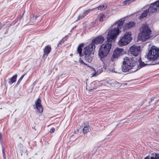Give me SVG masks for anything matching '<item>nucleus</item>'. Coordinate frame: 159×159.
Instances as JSON below:
<instances>
[{
    "label": "nucleus",
    "instance_id": "obj_21",
    "mask_svg": "<svg viewBox=\"0 0 159 159\" xmlns=\"http://www.w3.org/2000/svg\"><path fill=\"white\" fill-rule=\"evenodd\" d=\"M107 82L108 84L112 86H115L118 83L115 80H109Z\"/></svg>",
    "mask_w": 159,
    "mask_h": 159
},
{
    "label": "nucleus",
    "instance_id": "obj_26",
    "mask_svg": "<svg viewBox=\"0 0 159 159\" xmlns=\"http://www.w3.org/2000/svg\"><path fill=\"white\" fill-rule=\"evenodd\" d=\"M123 5L124 6H127L129 5L131 3L130 1L129 0H125L122 3Z\"/></svg>",
    "mask_w": 159,
    "mask_h": 159
},
{
    "label": "nucleus",
    "instance_id": "obj_15",
    "mask_svg": "<svg viewBox=\"0 0 159 159\" xmlns=\"http://www.w3.org/2000/svg\"><path fill=\"white\" fill-rule=\"evenodd\" d=\"M102 70L99 69L96 70L94 68H91V77L97 76L100 74L102 72Z\"/></svg>",
    "mask_w": 159,
    "mask_h": 159
},
{
    "label": "nucleus",
    "instance_id": "obj_20",
    "mask_svg": "<svg viewBox=\"0 0 159 159\" xmlns=\"http://www.w3.org/2000/svg\"><path fill=\"white\" fill-rule=\"evenodd\" d=\"M17 75H15L13 76L8 81V83L10 84H12L13 83L15 82L16 81Z\"/></svg>",
    "mask_w": 159,
    "mask_h": 159
},
{
    "label": "nucleus",
    "instance_id": "obj_22",
    "mask_svg": "<svg viewBox=\"0 0 159 159\" xmlns=\"http://www.w3.org/2000/svg\"><path fill=\"white\" fill-rule=\"evenodd\" d=\"M106 6L105 5L103 4L102 5H101L97 7H96V8H93V9H92L91 10H93L95 9H96V8H98V10H104L105 9H106Z\"/></svg>",
    "mask_w": 159,
    "mask_h": 159
},
{
    "label": "nucleus",
    "instance_id": "obj_19",
    "mask_svg": "<svg viewBox=\"0 0 159 159\" xmlns=\"http://www.w3.org/2000/svg\"><path fill=\"white\" fill-rule=\"evenodd\" d=\"M83 46V44H80L77 48V53L79 54L80 57L82 56L83 55L82 54V47Z\"/></svg>",
    "mask_w": 159,
    "mask_h": 159
},
{
    "label": "nucleus",
    "instance_id": "obj_23",
    "mask_svg": "<svg viewBox=\"0 0 159 159\" xmlns=\"http://www.w3.org/2000/svg\"><path fill=\"white\" fill-rule=\"evenodd\" d=\"M106 15L104 13H102L99 17V20L101 21H103L105 19Z\"/></svg>",
    "mask_w": 159,
    "mask_h": 159
},
{
    "label": "nucleus",
    "instance_id": "obj_25",
    "mask_svg": "<svg viewBox=\"0 0 159 159\" xmlns=\"http://www.w3.org/2000/svg\"><path fill=\"white\" fill-rule=\"evenodd\" d=\"M139 62V66L140 67V68L143 67L148 64L147 63H146L142 61H140Z\"/></svg>",
    "mask_w": 159,
    "mask_h": 159
},
{
    "label": "nucleus",
    "instance_id": "obj_4",
    "mask_svg": "<svg viewBox=\"0 0 159 159\" xmlns=\"http://www.w3.org/2000/svg\"><path fill=\"white\" fill-rule=\"evenodd\" d=\"M136 62L132 59H129L126 57L124 59L122 67V70L123 72H126L130 70L133 68L136 65Z\"/></svg>",
    "mask_w": 159,
    "mask_h": 159
},
{
    "label": "nucleus",
    "instance_id": "obj_30",
    "mask_svg": "<svg viewBox=\"0 0 159 159\" xmlns=\"http://www.w3.org/2000/svg\"><path fill=\"white\" fill-rule=\"evenodd\" d=\"M79 61L80 63L84 64L83 61L82 60H81L80 58V59Z\"/></svg>",
    "mask_w": 159,
    "mask_h": 159
},
{
    "label": "nucleus",
    "instance_id": "obj_1",
    "mask_svg": "<svg viewBox=\"0 0 159 159\" xmlns=\"http://www.w3.org/2000/svg\"><path fill=\"white\" fill-rule=\"evenodd\" d=\"M125 20L124 18H121L116 21L113 24L107 34V40H115L117 38V36L120 33V30L122 28Z\"/></svg>",
    "mask_w": 159,
    "mask_h": 159
},
{
    "label": "nucleus",
    "instance_id": "obj_3",
    "mask_svg": "<svg viewBox=\"0 0 159 159\" xmlns=\"http://www.w3.org/2000/svg\"><path fill=\"white\" fill-rule=\"evenodd\" d=\"M107 41L102 45L99 49L98 55L101 59L106 57L107 55L111 48V42L113 40H107Z\"/></svg>",
    "mask_w": 159,
    "mask_h": 159
},
{
    "label": "nucleus",
    "instance_id": "obj_31",
    "mask_svg": "<svg viewBox=\"0 0 159 159\" xmlns=\"http://www.w3.org/2000/svg\"><path fill=\"white\" fill-rule=\"evenodd\" d=\"M2 152H3V157H4V159H6V157H5V152H4V150L3 149L2 150Z\"/></svg>",
    "mask_w": 159,
    "mask_h": 159
},
{
    "label": "nucleus",
    "instance_id": "obj_29",
    "mask_svg": "<svg viewBox=\"0 0 159 159\" xmlns=\"http://www.w3.org/2000/svg\"><path fill=\"white\" fill-rule=\"evenodd\" d=\"M55 129L54 128H52L50 129V132L51 133H53L54 132Z\"/></svg>",
    "mask_w": 159,
    "mask_h": 159
},
{
    "label": "nucleus",
    "instance_id": "obj_37",
    "mask_svg": "<svg viewBox=\"0 0 159 159\" xmlns=\"http://www.w3.org/2000/svg\"><path fill=\"white\" fill-rule=\"evenodd\" d=\"M93 89H96V88H93Z\"/></svg>",
    "mask_w": 159,
    "mask_h": 159
},
{
    "label": "nucleus",
    "instance_id": "obj_18",
    "mask_svg": "<svg viewBox=\"0 0 159 159\" xmlns=\"http://www.w3.org/2000/svg\"><path fill=\"white\" fill-rule=\"evenodd\" d=\"M91 11V10H89L85 11L82 14L80 15L78 17V20H80L83 18L89 13Z\"/></svg>",
    "mask_w": 159,
    "mask_h": 159
},
{
    "label": "nucleus",
    "instance_id": "obj_32",
    "mask_svg": "<svg viewBox=\"0 0 159 159\" xmlns=\"http://www.w3.org/2000/svg\"><path fill=\"white\" fill-rule=\"evenodd\" d=\"M2 138V134L1 132H0V140H1Z\"/></svg>",
    "mask_w": 159,
    "mask_h": 159
},
{
    "label": "nucleus",
    "instance_id": "obj_5",
    "mask_svg": "<svg viewBox=\"0 0 159 159\" xmlns=\"http://www.w3.org/2000/svg\"><path fill=\"white\" fill-rule=\"evenodd\" d=\"M147 57L148 59L150 61H153L159 59V48L152 46L149 50Z\"/></svg>",
    "mask_w": 159,
    "mask_h": 159
},
{
    "label": "nucleus",
    "instance_id": "obj_7",
    "mask_svg": "<svg viewBox=\"0 0 159 159\" xmlns=\"http://www.w3.org/2000/svg\"><path fill=\"white\" fill-rule=\"evenodd\" d=\"M149 11L150 12L154 13L159 11V0L152 3L149 5Z\"/></svg>",
    "mask_w": 159,
    "mask_h": 159
},
{
    "label": "nucleus",
    "instance_id": "obj_28",
    "mask_svg": "<svg viewBox=\"0 0 159 159\" xmlns=\"http://www.w3.org/2000/svg\"><path fill=\"white\" fill-rule=\"evenodd\" d=\"M25 74H24V75H22L21 76V77L19 79V80H18V82H17L18 83H20V81H21V80H22V79L23 78V77H24V76H25Z\"/></svg>",
    "mask_w": 159,
    "mask_h": 159
},
{
    "label": "nucleus",
    "instance_id": "obj_13",
    "mask_svg": "<svg viewBox=\"0 0 159 159\" xmlns=\"http://www.w3.org/2000/svg\"><path fill=\"white\" fill-rule=\"evenodd\" d=\"M104 40L103 37L101 36H99L93 39L91 43L95 44H98L102 43Z\"/></svg>",
    "mask_w": 159,
    "mask_h": 159
},
{
    "label": "nucleus",
    "instance_id": "obj_9",
    "mask_svg": "<svg viewBox=\"0 0 159 159\" xmlns=\"http://www.w3.org/2000/svg\"><path fill=\"white\" fill-rule=\"evenodd\" d=\"M129 49L132 54L135 56H137L140 52L141 47L140 46L134 45L131 46Z\"/></svg>",
    "mask_w": 159,
    "mask_h": 159
},
{
    "label": "nucleus",
    "instance_id": "obj_12",
    "mask_svg": "<svg viewBox=\"0 0 159 159\" xmlns=\"http://www.w3.org/2000/svg\"><path fill=\"white\" fill-rule=\"evenodd\" d=\"M41 100L39 98H38L35 102L36 107L38 110V112L41 113L43 112V108L41 104Z\"/></svg>",
    "mask_w": 159,
    "mask_h": 159
},
{
    "label": "nucleus",
    "instance_id": "obj_24",
    "mask_svg": "<svg viewBox=\"0 0 159 159\" xmlns=\"http://www.w3.org/2000/svg\"><path fill=\"white\" fill-rule=\"evenodd\" d=\"M144 159H150L148 156L145 157ZM150 159H159V154H156L154 157H152Z\"/></svg>",
    "mask_w": 159,
    "mask_h": 159
},
{
    "label": "nucleus",
    "instance_id": "obj_10",
    "mask_svg": "<svg viewBox=\"0 0 159 159\" xmlns=\"http://www.w3.org/2000/svg\"><path fill=\"white\" fill-rule=\"evenodd\" d=\"M123 49H122L117 48L114 51L111 60L112 61H114L115 59L118 58L119 56L122 54L123 51Z\"/></svg>",
    "mask_w": 159,
    "mask_h": 159
},
{
    "label": "nucleus",
    "instance_id": "obj_11",
    "mask_svg": "<svg viewBox=\"0 0 159 159\" xmlns=\"http://www.w3.org/2000/svg\"><path fill=\"white\" fill-rule=\"evenodd\" d=\"M136 23L132 21L126 23L123 26L124 30H127L135 26Z\"/></svg>",
    "mask_w": 159,
    "mask_h": 159
},
{
    "label": "nucleus",
    "instance_id": "obj_33",
    "mask_svg": "<svg viewBox=\"0 0 159 159\" xmlns=\"http://www.w3.org/2000/svg\"><path fill=\"white\" fill-rule=\"evenodd\" d=\"M129 0L130 1V3H131L136 1V0Z\"/></svg>",
    "mask_w": 159,
    "mask_h": 159
},
{
    "label": "nucleus",
    "instance_id": "obj_27",
    "mask_svg": "<svg viewBox=\"0 0 159 159\" xmlns=\"http://www.w3.org/2000/svg\"><path fill=\"white\" fill-rule=\"evenodd\" d=\"M83 133L85 134L89 131V128L88 126H86L84 127L83 129Z\"/></svg>",
    "mask_w": 159,
    "mask_h": 159
},
{
    "label": "nucleus",
    "instance_id": "obj_6",
    "mask_svg": "<svg viewBox=\"0 0 159 159\" xmlns=\"http://www.w3.org/2000/svg\"><path fill=\"white\" fill-rule=\"evenodd\" d=\"M132 39L131 32H126L123 36L120 37V39L118 42V44L120 47L125 46L129 44Z\"/></svg>",
    "mask_w": 159,
    "mask_h": 159
},
{
    "label": "nucleus",
    "instance_id": "obj_14",
    "mask_svg": "<svg viewBox=\"0 0 159 159\" xmlns=\"http://www.w3.org/2000/svg\"><path fill=\"white\" fill-rule=\"evenodd\" d=\"M51 50V48L50 46L47 45L43 49V57H46L50 52Z\"/></svg>",
    "mask_w": 159,
    "mask_h": 159
},
{
    "label": "nucleus",
    "instance_id": "obj_36",
    "mask_svg": "<svg viewBox=\"0 0 159 159\" xmlns=\"http://www.w3.org/2000/svg\"><path fill=\"white\" fill-rule=\"evenodd\" d=\"M98 86H100V85H98Z\"/></svg>",
    "mask_w": 159,
    "mask_h": 159
},
{
    "label": "nucleus",
    "instance_id": "obj_17",
    "mask_svg": "<svg viewBox=\"0 0 159 159\" xmlns=\"http://www.w3.org/2000/svg\"><path fill=\"white\" fill-rule=\"evenodd\" d=\"M151 13L152 12L149 11L148 7L147 10H145L142 13L141 15L139 17V18L140 20L142 19L143 18L146 17L148 15Z\"/></svg>",
    "mask_w": 159,
    "mask_h": 159
},
{
    "label": "nucleus",
    "instance_id": "obj_34",
    "mask_svg": "<svg viewBox=\"0 0 159 159\" xmlns=\"http://www.w3.org/2000/svg\"><path fill=\"white\" fill-rule=\"evenodd\" d=\"M110 71L112 72H114V70H109Z\"/></svg>",
    "mask_w": 159,
    "mask_h": 159
},
{
    "label": "nucleus",
    "instance_id": "obj_8",
    "mask_svg": "<svg viewBox=\"0 0 159 159\" xmlns=\"http://www.w3.org/2000/svg\"><path fill=\"white\" fill-rule=\"evenodd\" d=\"M95 45L92 43H90L87 46L85 47L84 49V54H93L95 51Z\"/></svg>",
    "mask_w": 159,
    "mask_h": 159
},
{
    "label": "nucleus",
    "instance_id": "obj_16",
    "mask_svg": "<svg viewBox=\"0 0 159 159\" xmlns=\"http://www.w3.org/2000/svg\"><path fill=\"white\" fill-rule=\"evenodd\" d=\"M93 54H84L85 59L89 62H91L93 59Z\"/></svg>",
    "mask_w": 159,
    "mask_h": 159
},
{
    "label": "nucleus",
    "instance_id": "obj_35",
    "mask_svg": "<svg viewBox=\"0 0 159 159\" xmlns=\"http://www.w3.org/2000/svg\"><path fill=\"white\" fill-rule=\"evenodd\" d=\"M61 41H60L59 42V43H58V45H59L60 44H61Z\"/></svg>",
    "mask_w": 159,
    "mask_h": 159
},
{
    "label": "nucleus",
    "instance_id": "obj_2",
    "mask_svg": "<svg viewBox=\"0 0 159 159\" xmlns=\"http://www.w3.org/2000/svg\"><path fill=\"white\" fill-rule=\"evenodd\" d=\"M140 30L138 38L143 42H145L152 37V31L148 25L143 24Z\"/></svg>",
    "mask_w": 159,
    "mask_h": 159
}]
</instances>
